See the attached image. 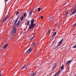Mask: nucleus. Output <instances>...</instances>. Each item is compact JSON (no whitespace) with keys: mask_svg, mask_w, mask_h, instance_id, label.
<instances>
[{"mask_svg":"<svg viewBox=\"0 0 76 76\" xmlns=\"http://www.w3.org/2000/svg\"><path fill=\"white\" fill-rule=\"evenodd\" d=\"M34 20L32 19L31 21V24L29 27L30 30H31L35 26V24L34 23Z\"/></svg>","mask_w":76,"mask_h":76,"instance_id":"f257e3e1","label":"nucleus"},{"mask_svg":"<svg viewBox=\"0 0 76 76\" xmlns=\"http://www.w3.org/2000/svg\"><path fill=\"white\" fill-rule=\"evenodd\" d=\"M32 50H33V47H30L29 49L26 51V53H24V54H29V53H30L31 52H32Z\"/></svg>","mask_w":76,"mask_h":76,"instance_id":"f03ea898","label":"nucleus"},{"mask_svg":"<svg viewBox=\"0 0 76 76\" xmlns=\"http://www.w3.org/2000/svg\"><path fill=\"white\" fill-rule=\"evenodd\" d=\"M16 32V28L15 27H14L11 32V35L12 36H14V34H15Z\"/></svg>","mask_w":76,"mask_h":76,"instance_id":"7ed1b4c3","label":"nucleus"},{"mask_svg":"<svg viewBox=\"0 0 76 76\" xmlns=\"http://www.w3.org/2000/svg\"><path fill=\"white\" fill-rule=\"evenodd\" d=\"M19 19V16H18L17 19L15 20V22L14 24V26H15V25H16V24L17 23V22H18V19Z\"/></svg>","mask_w":76,"mask_h":76,"instance_id":"20e7f679","label":"nucleus"},{"mask_svg":"<svg viewBox=\"0 0 76 76\" xmlns=\"http://www.w3.org/2000/svg\"><path fill=\"white\" fill-rule=\"evenodd\" d=\"M72 62V60H70L69 61H67L66 62V64L67 65L68 67L69 66V64H70V63Z\"/></svg>","mask_w":76,"mask_h":76,"instance_id":"39448f33","label":"nucleus"},{"mask_svg":"<svg viewBox=\"0 0 76 76\" xmlns=\"http://www.w3.org/2000/svg\"><path fill=\"white\" fill-rule=\"evenodd\" d=\"M28 64H26V65H24L21 68V70H23V69H26V67L28 66Z\"/></svg>","mask_w":76,"mask_h":76,"instance_id":"423d86ee","label":"nucleus"},{"mask_svg":"<svg viewBox=\"0 0 76 76\" xmlns=\"http://www.w3.org/2000/svg\"><path fill=\"white\" fill-rule=\"evenodd\" d=\"M63 38L60 41V42H59L58 43V46H59V45H60L61 43H62V42H63Z\"/></svg>","mask_w":76,"mask_h":76,"instance_id":"0eeeda50","label":"nucleus"},{"mask_svg":"<svg viewBox=\"0 0 76 76\" xmlns=\"http://www.w3.org/2000/svg\"><path fill=\"white\" fill-rule=\"evenodd\" d=\"M33 12V10H32L30 12V13H29V17H31L32 15V12Z\"/></svg>","mask_w":76,"mask_h":76,"instance_id":"6e6552de","label":"nucleus"},{"mask_svg":"<svg viewBox=\"0 0 76 76\" xmlns=\"http://www.w3.org/2000/svg\"><path fill=\"white\" fill-rule=\"evenodd\" d=\"M57 66V64L56 63L55 64L54 66H53V70H54L56 68V66Z\"/></svg>","mask_w":76,"mask_h":76,"instance_id":"1a4fd4ad","label":"nucleus"},{"mask_svg":"<svg viewBox=\"0 0 76 76\" xmlns=\"http://www.w3.org/2000/svg\"><path fill=\"white\" fill-rule=\"evenodd\" d=\"M20 20H19L18 21V22L16 24L17 26V27L19 26V24H20Z\"/></svg>","mask_w":76,"mask_h":76,"instance_id":"9d476101","label":"nucleus"},{"mask_svg":"<svg viewBox=\"0 0 76 76\" xmlns=\"http://www.w3.org/2000/svg\"><path fill=\"white\" fill-rule=\"evenodd\" d=\"M7 47V44H6L3 47V48L4 49H5V48H6Z\"/></svg>","mask_w":76,"mask_h":76,"instance_id":"9b49d317","label":"nucleus"},{"mask_svg":"<svg viewBox=\"0 0 76 76\" xmlns=\"http://www.w3.org/2000/svg\"><path fill=\"white\" fill-rule=\"evenodd\" d=\"M53 16H51L49 18V19H48V20H52V19H53Z\"/></svg>","mask_w":76,"mask_h":76,"instance_id":"f8f14e48","label":"nucleus"},{"mask_svg":"<svg viewBox=\"0 0 76 76\" xmlns=\"http://www.w3.org/2000/svg\"><path fill=\"white\" fill-rule=\"evenodd\" d=\"M30 22V20H29L27 21V25H30V24H29V23Z\"/></svg>","mask_w":76,"mask_h":76,"instance_id":"ddd939ff","label":"nucleus"},{"mask_svg":"<svg viewBox=\"0 0 76 76\" xmlns=\"http://www.w3.org/2000/svg\"><path fill=\"white\" fill-rule=\"evenodd\" d=\"M38 12H40L41 11V8H38L37 9Z\"/></svg>","mask_w":76,"mask_h":76,"instance_id":"4468645a","label":"nucleus"},{"mask_svg":"<svg viewBox=\"0 0 76 76\" xmlns=\"http://www.w3.org/2000/svg\"><path fill=\"white\" fill-rule=\"evenodd\" d=\"M7 18H8V15H7L6 16V17L4 18V19L5 20H6Z\"/></svg>","mask_w":76,"mask_h":76,"instance_id":"2eb2a0df","label":"nucleus"},{"mask_svg":"<svg viewBox=\"0 0 76 76\" xmlns=\"http://www.w3.org/2000/svg\"><path fill=\"white\" fill-rule=\"evenodd\" d=\"M10 40H11V41L12 40V39H13V37H10Z\"/></svg>","mask_w":76,"mask_h":76,"instance_id":"dca6fc26","label":"nucleus"},{"mask_svg":"<svg viewBox=\"0 0 76 76\" xmlns=\"http://www.w3.org/2000/svg\"><path fill=\"white\" fill-rule=\"evenodd\" d=\"M35 75V73H33V74H32L31 76H34V75Z\"/></svg>","mask_w":76,"mask_h":76,"instance_id":"f3484780","label":"nucleus"},{"mask_svg":"<svg viewBox=\"0 0 76 76\" xmlns=\"http://www.w3.org/2000/svg\"><path fill=\"white\" fill-rule=\"evenodd\" d=\"M23 17H21L20 20H23Z\"/></svg>","mask_w":76,"mask_h":76,"instance_id":"a211bd4d","label":"nucleus"},{"mask_svg":"<svg viewBox=\"0 0 76 76\" xmlns=\"http://www.w3.org/2000/svg\"><path fill=\"white\" fill-rule=\"evenodd\" d=\"M76 26V23H75V24H74L73 25L72 27H75V26Z\"/></svg>","mask_w":76,"mask_h":76,"instance_id":"6ab92c4d","label":"nucleus"},{"mask_svg":"<svg viewBox=\"0 0 76 76\" xmlns=\"http://www.w3.org/2000/svg\"><path fill=\"white\" fill-rule=\"evenodd\" d=\"M64 68V66H61V69H63Z\"/></svg>","mask_w":76,"mask_h":76,"instance_id":"aec40b11","label":"nucleus"},{"mask_svg":"<svg viewBox=\"0 0 76 76\" xmlns=\"http://www.w3.org/2000/svg\"><path fill=\"white\" fill-rule=\"evenodd\" d=\"M56 34H57V31L54 32L53 33V35H56Z\"/></svg>","mask_w":76,"mask_h":76,"instance_id":"412c9836","label":"nucleus"},{"mask_svg":"<svg viewBox=\"0 0 76 76\" xmlns=\"http://www.w3.org/2000/svg\"><path fill=\"white\" fill-rule=\"evenodd\" d=\"M19 13H20V12H17L16 13V15H18V14H19Z\"/></svg>","mask_w":76,"mask_h":76,"instance_id":"4be33fe9","label":"nucleus"},{"mask_svg":"<svg viewBox=\"0 0 76 76\" xmlns=\"http://www.w3.org/2000/svg\"><path fill=\"white\" fill-rule=\"evenodd\" d=\"M75 12H76L75 11H74L72 12L71 13H72V14H74V13H75Z\"/></svg>","mask_w":76,"mask_h":76,"instance_id":"5701e85b","label":"nucleus"},{"mask_svg":"<svg viewBox=\"0 0 76 76\" xmlns=\"http://www.w3.org/2000/svg\"><path fill=\"white\" fill-rule=\"evenodd\" d=\"M60 73V72H59L58 71L56 73V74L57 75H59V74Z\"/></svg>","mask_w":76,"mask_h":76,"instance_id":"b1692460","label":"nucleus"},{"mask_svg":"<svg viewBox=\"0 0 76 76\" xmlns=\"http://www.w3.org/2000/svg\"><path fill=\"white\" fill-rule=\"evenodd\" d=\"M36 44H37V43L36 42H34V46H35V45H36Z\"/></svg>","mask_w":76,"mask_h":76,"instance_id":"393cba45","label":"nucleus"},{"mask_svg":"<svg viewBox=\"0 0 76 76\" xmlns=\"http://www.w3.org/2000/svg\"><path fill=\"white\" fill-rule=\"evenodd\" d=\"M48 33H49V34H50L51 33V31L48 30Z\"/></svg>","mask_w":76,"mask_h":76,"instance_id":"a878e982","label":"nucleus"},{"mask_svg":"<svg viewBox=\"0 0 76 76\" xmlns=\"http://www.w3.org/2000/svg\"><path fill=\"white\" fill-rule=\"evenodd\" d=\"M5 21H6V20H4H4H3L2 23H4V22Z\"/></svg>","mask_w":76,"mask_h":76,"instance_id":"bb28decb","label":"nucleus"},{"mask_svg":"<svg viewBox=\"0 0 76 76\" xmlns=\"http://www.w3.org/2000/svg\"><path fill=\"white\" fill-rule=\"evenodd\" d=\"M26 13L24 14L23 17H25V16H26Z\"/></svg>","mask_w":76,"mask_h":76,"instance_id":"cd10ccee","label":"nucleus"},{"mask_svg":"<svg viewBox=\"0 0 76 76\" xmlns=\"http://www.w3.org/2000/svg\"><path fill=\"white\" fill-rule=\"evenodd\" d=\"M73 59H74V58L73 57L72 58V59L70 60H71V61H73Z\"/></svg>","mask_w":76,"mask_h":76,"instance_id":"c85d7f7f","label":"nucleus"},{"mask_svg":"<svg viewBox=\"0 0 76 76\" xmlns=\"http://www.w3.org/2000/svg\"><path fill=\"white\" fill-rule=\"evenodd\" d=\"M35 38V36H34L33 37H31V40H32V39Z\"/></svg>","mask_w":76,"mask_h":76,"instance_id":"c756f323","label":"nucleus"},{"mask_svg":"<svg viewBox=\"0 0 76 76\" xmlns=\"http://www.w3.org/2000/svg\"><path fill=\"white\" fill-rule=\"evenodd\" d=\"M40 18H41V19H42L43 18V16H40Z\"/></svg>","mask_w":76,"mask_h":76,"instance_id":"7c9ffc66","label":"nucleus"},{"mask_svg":"<svg viewBox=\"0 0 76 76\" xmlns=\"http://www.w3.org/2000/svg\"><path fill=\"white\" fill-rule=\"evenodd\" d=\"M69 15H70L71 16H72V15H73V14H72V13H70Z\"/></svg>","mask_w":76,"mask_h":76,"instance_id":"2f4dec72","label":"nucleus"},{"mask_svg":"<svg viewBox=\"0 0 76 76\" xmlns=\"http://www.w3.org/2000/svg\"><path fill=\"white\" fill-rule=\"evenodd\" d=\"M67 13H68V12H67L65 13V15H67Z\"/></svg>","mask_w":76,"mask_h":76,"instance_id":"473e14b6","label":"nucleus"},{"mask_svg":"<svg viewBox=\"0 0 76 76\" xmlns=\"http://www.w3.org/2000/svg\"><path fill=\"white\" fill-rule=\"evenodd\" d=\"M76 12V7L75 8V10H74Z\"/></svg>","mask_w":76,"mask_h":76,"instance_id":"72a5a7b5","label":"nucleus"},{"mask_svg":"<svg viewBox=\"0 0 76 76\" xmlns=\"http://www.w3.org/2000/svg\"><path fill=\"white\" fill-rule=\"evenodd\" d=\"M55 35H54V34L53 35V37H52V38H53V37H54V36Z\"/></svg>","mask_w":76,"mask_h":76,"instance_id":"f704fd0d","label":"nucleus"},{"mask_svg":"<svg viewBox=\"0 0 76 76\" xmlns=\"http://www.w3.org/2000/svg\"><path fill=\"white\" fill-rule=\"evenodd\" d=\"M28 39H29V38H31V37H28Z\"/></svg>","mask_w":76,"mask_h":76,"instance_id":"c9c22d12","label":"nucleus"},{"mask_svg":"<svg viewBox=\"0 0 76 76\" xmlns=\"http://www.w3.org/2000/svg\"><path fill=\"white\" fill-rule=\"evenodd\" d=\"M9 0H5V1H8Z\"/></svg>","mask_w":76,"mask_h":76,"instance_id":"e433bc0d","label":"nucleus"},{"mask_svg":"<svg viewBox=\"0 0 76 76\" xmlns=\"http://www.w3.org/2000/svg\"><path fill=\"white\" fill-rule=\"evenodd\" d=\"M60 70H61V69H59V71L58 72H60Z\"/></svg>","mask_w":76,"mask_h":76,"instance_id":"4c0bfd02","label":"nucleus"},{"mask_svg":"<svg viewBox=\"0 0 76 76\" xmlns=\"http://www.w3.org/2000/svg\"><path fill=\"white\" fill-rule=\"evenodd\" d=\"M66 3H65V4H64V5H66Z\"/></svg>","mask_w":76,"mask_h":76,"instance_id":"58836bf2","label":"nucleus"},{"mask_svg":"<svg viewBox=\"0 0 76 76\" xmlns=\"http://www.w3.org/2000/svg\"><path fill=\"white\" fill-rule=\"evenodd\" d=\"M42 64H41L40 66H41V65H42Z\"/></svg>","mask_w":76,"mask_h":76,"instance_id":"ea45409f","label":"nucleus"},{"mask_svg":"<svg viewBox=\"0 0 76 76\" xmlns=\"http://www.w3.org/2000/svg\"><path fill=\"white\" fill-rule=\"evenodd\" d=\"M0 76H1V74H0Z\"/></svg>","mask_w":76,"mask_h":76,"instance_id":"a19ab883","label":"nucleus"},{"mask_svg":"<svg viewBox=\"0 0 76 76\" xmlns=\"http://www.w3.org/2000/svg\"><path fill=\"white\" fill-rule=\"evenodd\" d=\"M51 67V66H50V67Z\"/></svg>","mask_w":76,"mask_h":76,"instance_id":"79ce46f5","label":"nucleus"},{"mask_svg":"<svg viewBox=\"0 0 76 76\" xmlns=\"http://www.w3.org/2000/svg\"><path fill=\"white\" fill-rule=\"evenodd\" d=\"M75 7H76V4L75 5Z\"/></svg>","mask_w":76,"mask_h":76,"instance_id":"37998d69","label":"nucleus"},{"mask_svg":"<svg viewBox=\"0 0 76 76\" xmlns=\"http://www.w3.org/2000/svg\"><path fill=\"white\" fill-rule=\"evenodd\" d=\"M76 16V15H75V16Z\"/></svg>","mask_w":76,"mask_h":76,"instance_id":"c03bdc74","label":"nucleus"},{"mask_svg":"<svg viewBox=\"0 0 76 76\" xmlns=\"http://www.w3.org/2000/svg\"><path fill=\"white\" fill-rule=\"evenodd\" d=\"M67 3V2L66 3V4Z\"/></svg>","mask_w":76,"mask_h":76,"instance_id":"a18cd8bd","label":"nucleus"},{"mask_svg":"<svg viewBox=\"0 0 76 76\" xmlns=\"http://www.w3.org/2000/svg\"><path fill=\"white\" fill-rule=\"evenodd\" d=\"M64 6V5L63 6Z\"/></svg>","mask_w":76,"mask_h":76,"instance_id":"49530a36","label":"nucleus"},{"mask_svg":"<svg viewBox=\"0 0 76 76\" xmlns=\"http://www.w3.org/2000/svg\"><path fill=\"white\" fill-rule=\"evenodd\" d=\"M69 75H70V74H69Z\"/></svg>","mask_w":76,"mask_h":76,"instance_id":"de8ad7c7","label":"nucleus"}]
</instances>
